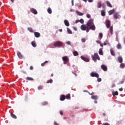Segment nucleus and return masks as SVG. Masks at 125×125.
I'll return each mask as SVG.
<instances>
[{
	"label": "nucleus",
	"mask_w": 125,
	"mask_h": 125,
	"mask_svg": "<svg viewBox=\"0 0 125 125\" xmlns=\"http://www.w3.org/2000/svg\"><path fill=\"white\" fill-rule=\"evenodd\" d=\"M86 25L87 26L86 30L87 33H88V32H89V30L95 31V29H96V28L95 27V25H94V23L93 22V20L90 19L89 21H88Z\"/></svg>",
	"instance_id": "nucleus-1"
},
{
	"label": "nucleus",
	"mask_w": 125,
	"mask_h": 125,
	"mask_svg": "<svg viewBox=\"0 0 125 125\" xmlns=\"http://www.w3.org/2000/svg\"><path fill=\"white\" fill-rule=\"evenodd\" d=\"M91 57L92 60L95 62H97V60H100V57L97 53H95L94 55H92Z\"/></svg>",
	"instance_id": "nucleus-2"
},
{
	"label": "nucleus",
	"mask_w": 125,
	"mask_h": 125,
	"mask_svg": "<svg viewBox=\"0 0 125 125\" xmlns=\"http://www.w3.org/2000/svg\"><path fill=\"white\" fill-rule=\"evenodd\" d=\"M62 60L63 61V64H66L69 62V58L67 56H64L62 58Z\"/></svg>",
	"instance_id": "nucleus-3"
},
{
	"label": "nucleus",
	"mask_w": 125,
	"mask_h": 125,
	"mask_svg": "<svg viewBox=\"0 0 125 125\" xmlns=\"http://www.w3.org/2000/svg\"><path fill=\"white\" fill-rule=\"evenodd\" d=\"M62 42H60V41H57L56 42H55L54 43V46H61V45H62Z\"/></svg>",
	"instance_id": "nucleus-4"
},
{
	"label": "nucleus",
	"mask_w": 125,
	"mask_h": 125,
	"mask_svg": "<svg viewBox=\"0 0 125 125\" xmlns=\"http://www.w3.org/2000/svg\"><path fill=\"white\" fill-rule=\"evenodd\" d=\"M90 76L91 77H95V78H99V74L95 72H91L90 73Z\"/></svg>",
	"instance_id": "nucleus-5"
},
{
	"label": "nucleus",
	"mask_w": 125,
	"mask_h": 125,
	"mask_svg": "<svg viewBox=\"0 0 125 125\" xmlns=\"http://www.w3.org/2000/svg\"><path fill=\"white\" fill-rule=\"evenodd\" d=\"M105 23L106 28L109 29V28H110V26H111V21L109 20H106Z\"/></svg>",
	"instance_id": "nucleus-6"
},
{
	"label": "nucleus",
	"mask_w": 125,
	"mask_h": 125,
	"mask_svg": "<svg viewBox=\"0 0 125 125\" xmlns=\"http://www.w3.org/2000/svg\"><path fill=\"white\" fill-rule=\"evenodd\" d=\"M30 11L32 13H33V14H38V11H37V10L34 8H31Z\"/></svg>",
	"instance_id": "nucleus-7"
},
{
	"label": "nucleus",
	"mask_w": 125,
	"mask_h": 125,
	"mask_svg": "<svg viewBox=\"0 0 125 125\" xmlns=\"http://www.w3.org/2000/svg\"><path fill=\"white\" fill-rule=\"evenodd\" d=\"M81 59L85 61V62H89V60L87 58H85L83 56L81 57Z\"/></svg>",
	"instance_id": "nucleus-8"
},
{
	"label": "nucleus",
	"mask_w": 125,
	"mask_h": 125,
	"mask_svg": "<svg viewBox=\"0 0 125 125\" xmlns=\"http://www.w3.org/2000/svg\"><path fill=\"white\" fill-rule=\"evenodd\" d=\"M101 68L103 70V71H104L105 72H106V71L108 70V68H107V66L104 64H102L101 65Z\"/></svg>",
	"instance_id": "nucleus-9"
},
{
	"label": "nucleus",
	"mask_w": 125,
	"mask_h": 125,
	"mask_svg": "<svg viewBox=\"0 0 125 125\" xmlns=\"http://www.w3.org/2000/svg\"><path fill=\"white\" fill-rule=\"evenodd\" d=\"M17 55L20 59H22L23 55L21 54V52L20 51L17 52Z\"/></svg>",
	"instance_id": "nucleus-10"
},
{
	"label": "nucleus",
	"mask_w": 125,
	"mask_h": 125,
	"mask_svg": "<svg viewBox=\"0 0 125 125\" xmlns=\"http://www.w3.org/2000/svg\"><path fill=\"white\" fill-rule=\"evenodd\" d=\"M60 100L61 101H64L65 99H66V96L64 95H61L60 96Z\"/></svg>",
	"instance_id": "nucleus-11"
},
{
	"label": "nucleus",
	"mask_w": 125,
	"mask_h": 125,
	"mask_svg": "<svg viewBox=\"0 0 125 125\" xmlns=\"http://www.w3.org/2000/svg\"><path fill=\"white\" fill-rule=\"evenodd\" d=\"M119 16H120V15H119L118 13H115L113 15L114 18L116 20L118 19Z\"/></svg>",
	"instance_id": "nucleus-12"
},
{
	"label": "nucleus",
	"mask_w": 125,
	"mask_h": 125,
	"mask_svg": "<svg viewBox=\"0 0 125 125\" xmlns=\"http://www.w3.org/2000/svg\"><path fill=\"white\" fill-rule=\"evenodd\" d=\"M64 25L66 26V27H69L70 26V23H69V21L67 20H65L64 21Z\"/></svg>",
	"instance_id": "nucleus-13"
},
{
	"label": "nucleus",
	"mask_w": 125,
	"mask_h": 125,
	"mask_svg": "<svg viewBox=\"0 0 125 125\" xmlns=\"http://www.w3.org/2000/svg\"><path fill=\"white\" fill-rule=\"evenodd\" d=\"M81 29L82 30V31H85V30H86V26L83 24H82L81 26Z\"/></svg>",
	"instance_id": "nucleus-14"
},
{
	"label": "nucleus",
	"mask_w": 125,
	"mask_h": 125,
	"mask_svg": "<svg viewBox=\"0 0 125 125\" xmlns=\"http://www.w3.org/2000/svg\"><path fill=\"white\" fill-rule=\"evenodd\" d=\"M34 36L35 38H40L41 34L39 32H34Z\"/></svg>",
	"instance_id": "nucleus-15"
},
{
	"label": "nucleus",
	"mask_w": 125,
	"mask_h": 125,
	"mask_svg": "<svg viewBox=\"0 0 125 125\" xmlns=\"http://www.w3.org/2000/svg\"><path fill=\"white\" fill-rule=\"evenodd\" d=\"M105 3L106 4L107 6H108V7H110V8L113 7V6H112V4H111V3H110L109 1H106L105 2Z\"/></svg>",
	"instance_id": "nucleus-16"
},
{
	"label": "nucleus",
	"mask_w": 125,
	"mask_h": 125,
	"mask_svg": "<svg viewBox=\"0 0 125 125\" xmlns=\"http://www.w3.org/2000/svg\"><path fill=\"white\" fill-rule=\"evenodd\" d=\"M114 12H115V9H113L108 11V14L109 15H112V14H114Z\"/></svg>",
	"instance_id": "nucleus-17"
},
{
	"label": "nucleus",
	"mask_w": 125,
	"mask_h": 125,
	"mask_svg": "<svg viewBox=\"0 0 125 125\" xmlns=\"http://www.w3.org/2000/svg\"><path fill=\"white\" fill-rule=\"evenodd\" d=\"M107 44L109 46H110V45H111V44L110 43V42H109V41H105L104 43V45H107Z\"/></svg>",
	"instance_id": "nucleus-18"
},
{
	"label": "nucleus",
	"mask_w": 125,
	"mask_h": 125,
	"mask_svg": "<svg viewBox=\"0 0 125 125\" xmlns=\"http://www.w3.org/2000/svg\"><path fill=\"white\" fill-rule=\"evenodd\" d=\"M118 60L119 63H123V57L119 56L118 58Z\"/></svg>",
	"instance_id": "nucleus-19"
},
{
	"label": "nucleus",
	"mask_w": 125,
	"mask_h": 125,
	"mask_svg": "<svg viewBox=\"0 0 125 125\" xmlns=\"http://www.w3.org/2000/svg\"><path fill=\"white\" fill-rule=\"evenodd\" d=\"M31 45L33 47H37V43L35 41H33L31 42Z\"/></svg>",
	"instance_id": "nucleus-20"
},
{
	"label": "nucleus",
	"mask_w": 125,
	"mask_h": 125,
	"mask_svg": "<svg viewBox=\"0 0 125 125\" xmlns=\"http://www.w3.org/2000/svg\"><path fill=\"white\" fill-rule=\"evenodd\" d=\"M11 117L12 118H13V119H17V116H16V115H15V114H13V113H11Z\"/></svg>",
	"instance_id": "nucleus-21"
},
{
	"label": "nucleus",
	"mask_w": 125,
	"mask_h": 125,
	"mask_svg": "<svg viewBox=\"0 0 125 125\" xmlns=\"http://www.w3.org/2000/svg\"><path fill=\"white\" fill-rule=\"evenodd\" d=\"M120 68H121V69H124V68H125V63L122 62L120 65Z\"/></svg>",
	"instance_id": "nucleus-22"
},
{
	"label": "nucleus",
	"mask_w": 125,
	"mask_h": 125,
	"mask_svg": "<svg viewBox=\"0 0 125 125\" xmlns=\"http://www.w3.org/2000/svg\"><path fill=\"white\" fill-rule=\"evenodd\" d=\"M47 12L49 14H51L52 13V10H51V8L50 7H48L47 9Z\"/></svg>",
	"instance_id": "nucleus-23"
},
{
	"label": "nucleus",
	"mask_w": 125,
	"mask_h": 125,
	"mask_svg": "<svg viewBox=\"0 0 125 125\" xmlns=\"http://www.w3.org/2000/svg\"><path fill=\"white\" fill-rule=\"evenodd\" d=\"M65 98H66V99H71V94H68L65 96Z\"/></svg>",
	"instance_id": "nucleus-24"
},
{
	"label": "nucleus",
	"mask_w": 125,
	"mask_h": 125,
	"mask_svg": "<svg viewBox=\"0 0 125 125\" xmlns=\"http://www.w3.org/2000/svg\"><path fill=\"white\" fill-rule=\"evenodd\" d=\"M110 53L113 56H115V55H116V54H115V52L113 50H112V49H110Z\"/></svg>",
	"instance_id": "nucleus-25"
},
{
	"label": "nucleus",
	"mask_w": 125,
	"mask_h": 125,
	"mask_svg": "<svg viewBox=\"0 0 125 125\" xmlns=\"http://www.w3.org/2000/svg\"><path fill=\"white\" fill-rule=\"evenodd\" d=\"M101 15L102 16H105L106 15V13L104 10L101 11Z\"/></svg>",
	"instance_id": "nucleus-26"
},
{
	"label": "nucleus",
	"mask_w": 125,
	"mask_h": 125,
	"mask_svg": "<svg viewBox=\"0 0 125 125\" xmlns=\"http://www.w3.org/2000/svg\"><path fill=\"white\" fill-rule=\"evenodd\" d=\"M99 54H100V55H103V51L102 48H100L99 49Z\"/></svg>",
	"instance_id": "nucleus-27"
},
{
	"label": "nucleus",
	"mask_w": 125,
	"mask_h": 125,
	"mask_svg": "<svg viewBox=\"0 0 125 125\" xmlns=\"http://www.w3.org/2000/svg\"><path fill=\"white\" fill-rule=\"evenodd\" d=\"M112 95L113 96H118L119 95V93L118 92V91L112 92Z\"/></svg>",
	"instance_id": "nucleus-28"
},
{
	"label": "nucleus",
	"mask_w": 125,
	"mask_h": 125,
	"mask_svg": "<svg viewBox=\"0 0 125 125\" xmlns=\"http://www.w3.org/2000/svg\"><path fill=\"white\" fill-rule=\"evenodd\" d=\"M27 30L30 32V33H34V30H33V28L32 27H28L27 28Z\"/></svg>",
	"instance_id": "nucleus-29"
},
{
	"label": "nucleus",
	"mask_w": 125,
	"mask_h": 125,
	"mask_svg": "<svg viewBox=\"0 0 125 125\" xmlns=\"http://www.w3.org/2000/svg\"><path fill=\"white\" fill-rule=\"evenodd\" d=\"M73 55L74 56H78L79 55V53L77 51L73 52Z\"/></svg>",
	"instance_id": "nucleus-30"
},
{
	"label": "nucleus",
	"mask_w": 125,
	"mask_h": 125,
	"mask_svg": "<svg viewBox=\"0 0 125 125\" xmlns=\"http://www.w3.org/2000/svg\"><path fill=\"white\" fill-rule=\"evenodd\" d=\"M53 83V80H52V79L48 80L46 82V83Z\"/></svg>",
	"instance_id": "nucleus-31"
},
{
	"label": "nucleus",
	"mask_w": 125,
	"mask_h": 125,
	"mask_svg": "<svg viewBox=\"0 0 125 125\" xmlns=\"http://www.w3.org/2000/svg\"><path fill=\"white\" fill-rule=\"evenodd\" d=\"M76 13H77V14L78 15H79V16H83V13H81V12H79L78 11H77Z\"/></svg>",
	"instance_id": "nucleus-32"
},
{
	"label": "nucleus",
	"mask_w": 125,
	"mask_h": 125,
	"mask_svg": "<svg viewBox=\"0 0 125 125\" xmlns=\"http://www.w3.org/2000/svg\"><path fill=\"white\" fill-rule=\"evenodd\" d=\"M91 98H92V99H93L94 100H97V99L98 98V96H92Z\"/></svg>",
	"instance_id": "nucleus-33"
},
{
	"label": "nucleus",
	"mask_w": 125,
	"mask_h": 125,
	"mask_svg": "<svg viewBox=\"0 0 125 125\" xmlns=\"http://www.w3.org/2000/svg\"><path fill=\"white\" fill-rule=\"evenodd\" d=\"M117 48L118 49H121L122 48V45H121L120 43L118 44L117 45Z\"/></svg>",
	"instance_id": "nucleus-34"
},
{
	"label": "nucleus",
	"mask_w": 125,
	"mask_h": 125,
	"mask_svg": "<svg viewBox=\"0 0 125 125\" xmlns=\"http://www.w3.org/2000/svg\"><path fill=\"white\" fill-rule=\"evenodd\" d=\"M46 63H48V61H45L43 63L41 64V66L42 67H44V65H45V64H46Z\"/></svg>",
	"instance_id": "nucleus-35"
},
{
	"label": "nucleus",
	"mask_w": 125,
	"mask_h": 125,
	"mask_svg": "<svg viewBox=\"0 0 125 125\" xmlns=\"http://www.w3.org/2000/svg\"><path fill=\"white\" fill-rule=\"evenodd\" d=\"M26 80L27 81H34V79L32 77H27Z\"/></svg>",
	"instance_id": "nucleus-36"
},
{
	"label": "nucleus",
	"mask_w": 125,
	"mask_h": 125,
	"mask_svg": "<svg viewBox=\"0 0 125 125\" xmlns=\"http://www.w3.org/2000/svg\"><path fill=\"white\" fill-rule=\"evenodd\" d=\"M110 34L111 35H113V26H110Z\"/></svg>",
	"instance_id": "nucleus-37"
},
{
	"label": "nucleus",
	"mask_w": 125,
	"mask_h": 125,
	"mask_svg": "<svg viewBox=\"0 0 125 125\" xmlns=\"http://www.w3.org/2000/svg\"><path fill=\"white\" fill-rule=\"evenodd\" d=\"M97 6H98V8H101V6H102V4H101V3L98 2Z\"/></svg>",
	"instance_id": "nucleus-38"
},
{
	"label": "nucleus",
	"mask_w": 125,
	"mask_h": 125,
	"mask_svg": "<svg viewBox=\"0 0 125 125\" xmlns=\"http://www.w3.org/2000/svg\"><path fill=\"white\" fill-rule=\"evenodd\" d=\"M47 104H48V103L47 102H44L42 103V105L43 106H45V105H47Z\"/></svg>",
	"instance_id": "nucleus-39"
},
{
	"label": "nucleus",
	"mask_w": 125,
	"mask_h": 125,
	"mask_svg": "<svg viewBox=\"0 0 125 125\" xmlns=\"http://www.w3.org/2000/svg\"><path fill=\"white\" fill-rule=\"evenodd\" d=\"M79 22L81 23V24H83V23H84V21H83V19H81L79 20Z\"/></svg>",
	"instance_id": "nucleus-40"
},
{
	"label": "nucleus",
	"mask_w": 125,
	"mask_h": 125,
	"mask_svg": "<svg viewBox=\"0 0 125 125\" xmlns=\"http://www.w3.org/2000/svg\"><path fill=\"white\" fill-rule=\"evenodd\" d=\"M67 32L68 34H72V31L69 28H67Z\"/></svg>",
	"instance_id": "nucleus-41"
},
{
	"label": "nucleus",
	"mask_w": 125,
	"mask_h": 125,
	"mask_svg": "<svg viewBox=\"0 0 125 125\" xmlns=\"http://www.w3.org/2000/svg\"><path fill=\"white\" fill-rule=\"evenodd\" d=\"M39 90H42V86H39L38 87Z\"/></svg>",
	"instance_id": "nucleus-42"
},
{
	"label": "nucleus",
	"mask_w": 125,
	"mask_h": 125,
	"mask_svg": "<svg viewBox=\"0 0 125 125\" xmlns=\"http://www.w3.org/2000/svg\"><path fill=\"white\" fill-rule=\"evenodd\" d=\"M101 81H102V79H101V78H97V81L98 82V83H100V82H101Z\"/></svg>",
	"instance_id": "nucleus-43"
},
{
	"label": "nucleus",
	"mask_w": 125,
	"mask_h": 125,
	"mask_svg": "<svg viewBox=\"0 0 125 125\" xmlns=\"http://www.w3.org/2000/svg\"><path fill=\"white\" fill-rule=\"evenodd\" d=\"M99 37H100L101 40L102 39V38H103V34H102V33H100Z\"/></svg>",
	"instance_id": "nucleus-44"
},
{
	"label": "nucleus",
	"mask_w": 125,
	"mask_h": 125,
	"mask_svg": "<svg viewBox=\"0 0 125 125\" xmlns=\"http://www.w3.org/2000/svg\"><path fill=\"white\" fill-rule=\"evenodd\" d=\"M86 17L88 18V19H90L91 18L90 15L89 14H87Z\"/></svg>",
	"instance_id": "nucleus-45"
},
{
	"label": "nucleus",
	"mask_w": 125,
	"mask_h": 125,
	"mask_svg": "<svg viewBox=\"0 0 125 125\" xmlns=\"http://www.w3.org/2000/svg\"><path fill=\"white\" fill-rule=\"evenodd\" d=\"M102 125H110V124H109L108 123H104Z\"/></svg>",
	"instance_id": "nucleus-46"
},
{
	"label": "nucleus",
	"mask_w": 125,
	"mask_h": 125,
	"mask_svg": "<svg viewBox=\"0 0 125 125\" xmlns=\"http://www.w3.org/2000/svg\"><path fill=\"white\" fill-rule=\"evenodd\" d=\"M81 41H82V42H85V39H82V40H81Z\"/></svg>",
	"instance_id": "nucleus-47"
},
{
	"label": "nucleus",
	"mask_w": 125,
	"mask_h": 125,
	"mask_svg": "<svg viewBox=\"0 0 125 125\" xmlns=\"http://www.w3.org/2000/svg\"><path fill=\"white\" fill-rule=\"evenodd\" d=\"M66 43L68 45H70L71 44V42L70 41L67 42Z\"/></svg>",
	"instance_id": "nucleus-48"
},
{
	"label": "nucleus",
	"mask_w": 125,
	"mask_h": 125,
	"mask_svg": "<svg viewBox=\"0 0 125 125\" xmlns=\"http://www.w3.org/2000/svg\"><path fill=\"white\" fill-rule=\"evenodd\" d=\"M60 113L61 114V115L62 116H63V112H62V111L60 110Z\"/></svg>",
	"instance_id": "nucleus-49"
},
{
	"label": "nucleus",
	"mask_w": 125,
	"mask_h": 125,
	"mask_svg": "<svg viewBox=\"0 0 125 125\" xmlns=\"http://www.w3.org/2000/svg\"><path fill=\"white\" fill-rule=\"evenodd\" d=\"M102 5V7H103V8H105V4L103 3Z\"/></svg>",
	"instance_id": "nucleus-50"
},
{
	"label": "nucleus",
	"mask_w": 125,
	"mask_h": 125,
	"mask_svg": "<svg viewBox=\"0 0 125 125\" xmlns=\"http://www.w3.org/2000/svg\"><path fill=\"white\" fill-rule=\"evenodd\" d=\"M33 69H34V67H33V66H30V70H33Z\"/></svg>",
	"instance_id": "nucleus-51"
},
{
	"label": "nucleus",
	"mask_w": 125,
	"mask_h": 125,
	"mask_svg": "<svg viewBox=\"0 0 125 125\" xmlns=\"http://www.w3.org/2000/svg\"><path fill=\"white\" fill-rule=\"evenodd\" d=\"M54 125H59L58 124V123H57V122H54Z\"/></svg>",
	"instance_id": "nucleus-52"
},
{
	"label": "nucleus",
	"mask_w": 125,
	"mask_h": 125,
	"mask_svg": "<svg viewBox=\"0 0 125 125\" xmlns=\"http://www.w3.org/2000/svg\"><path fill=\"white\" fill-rule=\"evenodd\" d=\"M79 22H80V20H77L76 21H75V22H76V24L78 23H79Z\"/></svg>",
	"instance_id": "nucleus-53"
},
{
	"label": "nucleus",
	"mask_w": 125,
	"mask_h": 125,
	"mask_svg": "<svg viewBox=\"0 0 125 125\" xmlns=\"http://www.w3.org/2000/svg\"><path fill=\"white\" fill-rule=\"evenodd\" d=\"M123 90H124V89H123V88H119V91H123Z\"/></svg>",
	"instance_id": "nucleus-54"
},
{
	"label": "nucleus",
	"mask_w": 125,
	"mask_h": 125,
	"mask_svg": "<svg viewBox=\"0 0 125 125\" xmlns=\"http://www.w3.org/2000/svg\"><path fill=\"white\" fill-rule=\"evenodd\" d=\"M88 2H93V0H88Z\"/></svg>",
	"instance_id": "nucleus-55"
},
{
	"label": "nucleus",
	"mask_w": 125,
	"mask_h": 125,
	"mask_svg": "<svg viewBox=\"0 0 125 125\" xmlns=\"http://www.w3.org/2000/svg\"><path fill=\"white\" fill-rule=\"evenodd\" d=\"M72 73H73L74 75H75V76H76V77H77V76H78V75L76 73H75L74 72L72 71Z\"/></svg>",
	"instance_id": "nucleus-56"
},
{
	"label": "nucleus",
	"mask_w": 125,
	"mask_h": 125,
	"mask_svg": "<svg viewBox=\"0 0 125 125\" xmlns=\"http://www.w3.org/2000/svg\"><path fill=\"white\" fill-rule=\"evenodd\" d=\"M97 43H100V41H96Z\"/></svg>",
	"instance_id": "nucleus-57"
},
{
	"label": "nucleus",
	"mask_w": 125,
	"mask_h": 125,
	"mask_svg": "<svg viewBox=\"0 0 125 125\" xmlns=\"http://www.w3.org/2000/svg\"><path fill=\"white\" fill-rule=\"evenodd\" d=\"M72 5H74V0H72Z\"/></svg>",
	"instance_id": "nucleus-58"
},
{
	"label": "nucleus",
	"mask_w": 125,
	"mask_h": 125,
	"mask_svg": "<svg viewBox=\"0 0 125 125\" xmlns=\"http://www.w3.org/2000/svg\"><path fill=\"white\" fill-rule=\"evenodd\" d=\"M90 95H93V94H94V93H92L91 94L89 93Z\"/></svg>",
	"instance_id": "nucleus-59"
},
{
	"label": "nucleus",
	"mask_w": 125,
	"mask_h": 125,
	"mask_svg": "<svg viewBox=\"0 0 125 125\" xmlns=\"http://www.w3.org/2000/svg\"><path fill=\"white\" fill-rule=\"evenodd\" d=\"M83 1H84L85 2H86L87 1V0H83Z\"/></svg>",
	"instance_id": "nucleus-60"
},
{
	"label": "nucleus",
	"mask_w": 125,
	"mask_h": 125,
	"mask_svg": "<svg viewBox=\"0 0 125 125\" xmlns=\"http://www.w3.org/2000/svg\"><path fill=\"white\" fill-rule=\"evenodd\" d=\"M74 30H75V31H77V28H76V27H74Z\"/></svg>",
	"instance_id": "nucleus-61"
},
{
	"label": "nucleus",
	"mask_w": 125,
	"mask_h": 125,
	"mask_svg": "<svg viewBox=\"0 0 125 125\" xmlns=\"http://www.w3.org/2000/svg\"><path fill=\"white\" fill-rule=\"evenodd\" d=\"M94 103H95V104H97V102L96 101H95Z\"/></svg>",
	"instance_id": "nucleus-62"
},
{
	"label": "nucleus",
	"mask_w": 125,
	"mask_h": 125,
	"mask_svg": "<svg viewBox=\"0 0 125 125\" xmlns=\"http://www.w3.org/2000/svg\"><path fill=\"white\" fill-rule=\"evenodd\" d=\"M100 45H101V46H102V47H103V44H100Z\"/></svg>",
	"instance_id": "nucleus-63"
},
{
	"label": "nucleus",
	"mask_w": 125,
	"mask_h": 125,
	"mask_svg": "<svg viewBox=\"0 0 125 125\" xmlns=\"http://www.w3.org/2000/svg\"><path fill=\"white\" fill-rule=\"evenodd\" d=\"M59 31H60V32H62V29H59Z\"/></svg>",
	"instance_id": "nucleus-64"
}]
</instances>
